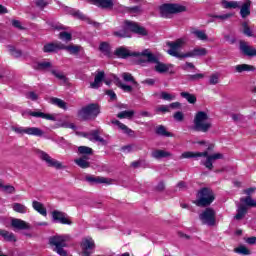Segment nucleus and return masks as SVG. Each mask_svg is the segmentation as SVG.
Masks as SVG:
<instances>
[{"label": "nucleus", "mask_w": 256, "mask_h": 256, "mask_svg": "<svg viewBox=\"0 0 256 256\" xmlns=\"http://www.w3.org/2000/svg\"><path fill=\"white\" fill-rule=\"evenodd\" d=\"M213 127V123L206 112L199 111L194 117V131H200L201 133H207Z\"/></svg>", "instance_id": "3"}, {"label": "nucleus", "mask_w": 256, "mask_h": 256, "mask_svg": "<svg viewBox=\"0 0 256 256\" xmlns=\"http://www.w3.org/2000/svg\"><path fill=\"white\" fill-rule=\"evenodd\" d=\"M105 79V72H98L94 78V82L90 83L91 89H99Z\"/></svg>", "instance_id": "27"}, {"label": "nucleus", "mask_w": 256, "mask_h": 256, "mask_svg": "<svg viewBox=\"0 0 256 256\" xmlns=\"http://www.w3.org/2000/svg\"><path fill=\"white\" fill-rule=\"evenodd\" d=\"M208 51L207 48L203 47H195L194 49L190 50L189 52H186L184 57L187 58H195V57H205L207 55Z\"/></svg>", "instance_id": "21"}, {"label": "nucleus", "mask_w": 256, "mask_h": 256, "mask_svg": "<svg viewBox=\"0 0 256 256\" xmlns=\"http://www.w3.org/2000/svg\"><path fill=\"white\" fill-rule=\"evenodd\" d=\"M36 155L37 157H39L41 159V161H45L47 167H52L53 169H65V166L63 165L62 162H60L57 159H54L53 157H51L49 154H47V152L43 151V150H36Z\"/></svg>", "instance_id": "9"}, {"label": "nucleus", "mask_w": 256, "mask_h": 256, "mask_svg": "<svg viewBox=\"0 0 256 256\" xmlns=\"http://www.w3.org/2000/svg\"><path fill=\"white\" fill-rule=\"evenodd\" d=\"M69 239V236L61 235V236H53L50 237L49 243L53 247H55L54 251L58 253L60 256H66L67 251L63 249V247H67V240Z\"/></svg>", "instance_id": "8"}, {"label": "nucleus", "mask_w": 256, "mask_h": 256, "mask_svg": "<svg viewBox=\"0 0 256 256\" xmlns=\"http://www.w3.org/2000/svg\"><path fill=\"white\" fill-rule=\"evenodd\" d=\"M215 215L216 213L213 208H206L205 211L200 214L199 218L204 225L213 227V225H215Z\"/></svg>", "instance_id": "14"}, {"label": "nucleus", "mask_w": 256, "mask_h": 256, "mask_svg": "<svg viewBox=\"0 0 256 256\" xmlns=\"http://www.w3.org/2000/svg\"><path fill=\"white\" fill-rule=\"evenodd\" d=\"M50 103L52 105H56V107H59V109H64V111H67V103L60 98L52 97L50 99Z\"/></svg>", "instance_id": "41"}, {"label": "nucleus", "mask_w": 256, "mask_h": 256, "mask_svg": "<svg viewBox=\"0 0 256 256\" xmlns=\"http://www.w3.org/2000/svg\"><path fill=\"white\" fill-rule=\"evenodd\" d=\"M85 181H87V183H90V185H101V184H105V185H111V183H113L112 179L109 178H105L102 176H92V175H87L85 177Z\"/></svg>", "instance_id": "16"}, {"label": "nucleus", "mask_w": 256, "mask_h": 256, "mask_svg": "<svg viewBox=\"0 0 256 256\" xmlns=\"http://www.w3.org/2000/svg\"><path fill=\"white\" fill-rule=\"evenodd\" d=\"M213 201H215V194L213 193V190L209 188H202L197 194L195 205H197V207H209Z\"/></svg>", "instance_id": "6"}, {"label": "nucleus", "mask_w": 256, "mask_h": 256, "mask_svg": "<svg viewBox=\"0 0 256 256\" xmlns=\"http://www.w3.org/2000/svg\"><path fill=\"white\" fill-rule=\"evenodd\" d=\"M251 0H245L243 3L241 2L240 5V16L242 19H246L251 15Z\"/></svg>", "instance_id": "23"}, {"label": "nucleus", "mask_w": 256, "mask_h": 256, "mask_svg": "<svg viewBox=\"0 0 256 256\" xmlns=\"http://www.w3.org/2000/svg\"><path fill=\"white\" fill-rule=\"evenodd\" d=\"M67 11L70 15L75 17L76 19H80L81 21H86L89 25H97L93 20H91L89 17H87L85 14H83L81 11L73 9V8H67Z\"/></svg>", "instance_id": "19"}, {"label": "nucleus", "mask_w": 256, "mask_h": 256, "mask_svg": "<svg viewBox=\"0 0 256 256\" xmlns=\"http://www.w3.org/2000/svg\"><path fill=\"white\" fill-rule=\"evenodd\" d=\"M8 51L12 57H15L16 59H19L21 55H23V52L21 50L16 49L14 46H8Z\"/></svg>", "instance_id": "47"}, {"label": "nucleus", "mask_w": 256, "mask_h": 256, "mask_svg": "<svg viewBox=\"0 0 256 256\" xmlns=\"http://www.w3.org/2000/svg\"><path fill=\"white\" fill-rule=\"evenodd\" d=\"M50 72L52 75H54V77H56V79H59L60 81H67V77H65V74H63L62 72H59L57 69H50Z\"/></svg>", "instance_id": "48"}, {"label": "nucleus", "mask_w": 256, "mask_h": 256, "mask_svg": "<svg viewBox=\"0 0 256 256\" xmlns=\"http://www.w3.org/2000/svg\"><path fill=\"white\" fill-rule=\"evenodd\" d=\"M246 243H248V245H255L256 244V237H249L246 239Z\"/></svg>", "instance_id": "64"}, {"label": "nucleus", "mask_w": 256, "mask_h": 256, "mask_svg": "<svg viewBox=\"0 0 256 256\" xmlns=\"http://www.w3.org/2000/svg\"><path fill=\"white\" fill-rule=\"evenodd\" d=\"M219 83V75L214 74L210 77V85H217Z\"/></svg>", "instance_id": "60"}, {"label": "nucleus", "mask_w": 256, "mask_h": 256, "mask_svg": "<svg viewBox=\"0 0 256 256\" xmlns=\"http://www.w3.org/2000/svg\"><path fill=\"white\" fill-rule=\"evenodd\" d=\"M0 235L1 237H3V239L10 243L17 241V238H15V234H13V232H9L7 230H0Z\"/></svg>", "instance_id": "40"}, {"label": "nucleus", "mask_w": 256, "mask_h": 256, "mask_svg": "<svg viewBox=\"0 0 256 256\" xmlns=\"http://www.w3.org/2000/svg\"><path fill=\"white\" fill-rule=\"evenodd\" d=\"M185 11H187V8L180 4H163L160 6V15L164 19H169L175 13H183Z\"/></svg>", "instance_id": "7"}, {"label": "nucleus", "mask_w": 256, "mask_h": 256, "mask_svg": "<svg viewBox=\"0 0 256 256\" xmlns=\"http://www.w3.org/2000/svg\"><path fill=\"white\" fill-rule=\"evenodd\" d=\"M197 157H206L205 161H202L201 164L209 169V171H213V162L217 161L218 159H223V154L215 153L209 155L208 151L204 152H184L181 155V159H197Z\"/></svg>", "instance_id": "1"}, {"label": "nucleus", "mask_w": 256, "mask_h": 256, "mask_svg": "<svg viewBox=\"0 0 256 256\" xmlns=\"http://www.w3.org/2000/svg\"><path fill=\"white\" fill-rule=\"evenodd\" d=\"M169 50L167 51L168 55L171 57H176V59H185V53H180L179 49L185 45V40L177 39L174 42H167Z\"/></svg>", "instance_id": "10"}, {"label": "nucleus", "mask_w": 256, "mask_h": 256, "mask_svg": "<svg viewBox=\"0 0 256 256\" xmlns=\"http://www.w3.org/2000/svg\"><path fill=\"white\" fill-rule=\"evenodd\" d=\"M32 207L34 211H37V213L43 215V217H47V208H45V205H43V203L34 200L32 202Z\"/></svg>", "instance_id": "29"}, {"label": "nucleus", "mask_w": 256, "mask_h": 256, "mask_svg": "<svg viewBox=\"0 0 256 256\" xmlns=\"http://www.w3.org/2000/svg\"><path fill=\"white\" fill-rule=\"evenodd\" d=\"M234 69L236 73H245V71L249 72L256 70L255 66L249 64H238L234 67Z\"/></svg>", "instance_id": "34"}, {"label": "nucleus", "mask_w": 256, "mask_h": 256, "mask_svg": "<svg viewBox=\"0 0 256 256\" xmlns=\"http://www.w3.org/2000/svg\"><path fill=\"white\" fill-rule=\"evenodd\" d=\"M35 5L40 7V9H43L44 7H47V2H45V0H35Z\"/></svg>", "instance_id": "62"}, {"label": "nucleus", "mask_w": 256, "mask_h": 256, "mask_svg": "<svg viewBox=\"0 0 256 256\" xmlns=\"http://www.w3.org/2000/svg\"><path fill=\"white\" fill-rule=\"evenodd\" d=\"M239 49L243 55H246V57H256L255 47L249 45V43L245 41H240Z\"/></svg>", "instance_id": "20"}, {"label": "nucleus", "mask_w": 256, "mask_h": 256, "mask_svg": "<svg viewBox=\"0 0 256 256\" xmlns=\"http://www.w3.org/2000/svg\"><path fill=\"white\" fill-rule=\"evenodd\" d=\"M133 115H135V111L133 110H125L117 114L118 119H132Z\"/></svg>", "instance_id": "46"}, {"label": "nucleus", "mask_w": 256, "mask_h": 256, "mask_svg": "<svg viewBox=\"0 0 256 256\" xmlns=\"http://www.w3.org/2000/svg\"><path fill=\"white\" fill-rule=\"evenodd\" d=\"M180 95L181 97H183V99H186V101H188V103H191L192 105H195V103H197V97L195 96V94H191L189 92H181Z\"/></svg>", "instance_id": "42"}, {"label": "nucleus", "mask_w": 256, "mask_h": 256, "mask_svg": "<svg viewBox=\"0 0 256 256\" xmlns=\"http://www.w3.org/2000/svg\"><path fill=\"white\" fill-rule=\"evenodd\" d=\"M61 50H63V43L61 42L48 43L43 47L44 53H55Z\"/></svg>", "instance_id": "24"}, {"label": "nucleus", "mask_w": 256, "mask_h": 256, "mask_svg": "<svg viewBox=\"0 0 256 256\" xmlns=\"http://www.w3.org/2000/svg\"><path fill=\"white\" fill-rule=\"evenodd\" d=\"M78 153L82 157H89V155H93V149L87 146H80L78 147Z\"/></svg>", "instance_id": "44"}, {"label": "nucleus", "mask_w": 256, "mask_h": 256, "mask_svg": "<svg viewBox=\"0 0 256 256\" xmlns=\"http://www.w3.org/2000/svg\"><path fill=\"white\" fill-rule=\"evenodd\" d=\"M173 118L175 119V121H177L178 123H181L184 121L185 119V114H183V112L178 111L176 113H174Z\"/></svg>", "instance_id": "55"}, {"label": "nucleus", "mask_w": 256, "mask_h": 256, "mask_svg": "<svg viewBox=\"0 0 256 256\" xmlns=\"http://www.w3.org/2000/svg\"><path fill=\"white\" fill-rule=\"evenodd\" d=\"M83 137L92 141V143H101L102 145H107V141L103 137L99 136V130H92L88 133H84Z\"/></svg>", "instance_id": "18"}, {"label": "nucleus", "mask_w": 256, "mask_h": 256, "mask_svg": "<svg viewBox=\"0 0 256 256\" xmlns=\"http://www.w3.org/2000/svg\"><path fill=\"white\" fill-rule=\"evenodd\" d=\"M63 49L65 51H68V53H70L71 55H77V53H79V51H81V46H78V45L65 46L63 44Z\"/></svg>", "instance_id": "45"}, {"label": "nucleus", "mask_w": 256, "mask_h": 256, "mask_svg": "<svg viewBox=\"0 0 256 256\" xmlns=\"http://www.w3.org/2000/svg\"><path fill=\"white\" fill-rule=\"evenodd\" d=\"M32 68L35 69V71H51L53 64L45 60L36 61L32 63Z\"/></svg>", "instance_id": "22"}, {"label": "nucleus", "mask_w": 256, "mask_h": 256, "mask_svg": "<svg viewBox=\"0 0 256 256\" xmlns=\"http://www.w3.org/2000/svg\"><path fill=\"white\" fill-rule=\"evenodd\" d=\"M74 163H76V165H78V167L81 169H89V167H91L88 156H82L78 159H75Z\"/></svg>", "instance_id": "31"}, {"label": "nucleus", "mask_w": 256, "mask_h": 256, "mask_svg": "<svg viewBox=\"0 0 256 256\" xmlns=\"http://www.w3.org/2000/svg\"><path fill=\"white\" fill-rule=\"evenodd\" d=\"M99 51L103 53L106 57H113V53H111V46L107 42H101L99 46Z\"/></svg>", "instance_id": "35"}, {"label": "nucleus", "mask_w": 256, "mask_h": 256, "mask_svg": "<svg viewBox=\"0 0 256 256\" xmlns=\"http://www.w3.org/2000/svg\"><path fill=\"white\" fill-rule=\"evenodd\" d=\"M191 33L199 41H209V36H207V33L205 32V30L192 29Z\"/></svg>", "instance_id": "32"}, {"label": "nucleus", "mask_w": 256, "mask_h": 256, "mask_svg": "<svg viewBox=\"0 0 256 256\" xmlns=\"http://www.w3.org/2000/svg\"><path fill=\"white\" fill-rule=\"evenodd\" d=\"M223 9H239L241 8V1L221 0Z\"/></svg>", "instance_id": "30"}, {"label": "nucleus", "mask_w": 256, "mask_h": 256, "mask_svg": "<svg viewBox=\"0 0 256 256\" xmlns=\"http://www.w3.org/2000/svg\"><path fill=\"white\" fill-rule=\"evenodd\" d=\"M118 87L122 89V91H124L125 93H131L133 91V87L124 83L120 84V86Z\"/></svg>", "instance_id": "56"}, {"label": "nucleus", "mask_w": 256, "mask_h": 256, "mask_svg": "<svg viewBox=\"0 0 256 256\" xmlns=\"http://www.w3.org/2000/svg\"><path fill=\"white\" fill-rule=\"evenodd\" d=\"M157 113H169V106L168 105H161L156 108Z\"/></svg>", "instance_id": "58"}, {"label": "nucleus", "mask_w": 256, "mask_h": 256, "mask_svg": "<svg viewBox=\"0 0 256 256\" xmlns=\"http://www.w3.org/2000/svg\"><path fill=\"white\" fill-rule=\"evenodd\" d=\"M240 205H244V207H256V201L251 198V196L241 197Z\"/></svg>", "instance_id": "37"}, {"label": "nucleus", "mask_w": 256, "mask_h": 256, "mask_svg": "<svg viewBox=\"0 0 256 256\" xmlns=\"http://www.w3.org/2000/svg\"><path fill=\"white\" fill-rule=\"evenodd\" d=\"M99 113H101L99 104L92 103L82 107L78 111V117L82 119V121H90V119H95Z\"/></svg>", "instance_id": "5"}, {"label": "nucleus", "mask_w": 256, "mask_h": 256, "mask_svg": "<svg viewBox=\"0 0 256 256\" xmlns=\"http://www.w3.org/2000/svg\"><path fill=\"white\" fill-rule=\"evenodd\" d=\"M112 124L117 125V127H119V129H121V131H123V133H125L126 135H129V137H135V131H133L132 129L127 127V125L121 123V121L112 120Z\"/></svg>", "instance_id": "28"}, {"label": "nucleus", "mask_w": 256, "mask_h": 256, "mask_svg": "<svg viewBox=\"0 0 256 256\" xmlns=\"http://www.w3.org/2000/svg\"><path fill=\"white\" fill-rule=\"evenodd\" d=\"M213 19H219L220 21H227V19H231L233 17L232 13L222 14V15H213Z\"/></svg>", "instance_id": "52"}, {"label": "nucleus", "mask_w": 256, "mask_h": 256, "mask_svg": "<svg viewBox=\"0 0 256 256\" xmlns=\"http://www.w3.org/2000/svg\"><path fill=\"white\" fill-rule=\"evenodd\" d=\"M245 215H247V206L238 204L237 213L234 216V219H236V221H241Z\"/></svg>", "instance_id": "36"}, {"label": "nucleus", "mask_w": 256, "mask_h": 256, "mask_svg": "<svg viewBox=\"0 0 256 256\" xmlns=\"http://www.w3.org/2000/svg\"><path fill=\"white\" fill-rule=\"evenodd\" d=\"M26 99H30L31 101H37L39 99V95L35 92H28L26 93Z\"/></svg>", "instance_id": "57"}, {"label": "nucleus", "mask_w": 256, "mask_h": 256, "mask_svg": "<svg viewBox=\"0 0 256 256\" xmlns=\"http://www.w3.org/2000/svg\"><path fill=\"white\" fill-rule=\"evenodd\" d=\"M143 52H131L127 47L120 46L116 48L113 55L118 59H127V57H143Z\"/></svg>", "instance_id": "13"}, {"label": "nucleus", "mask_w": 256, "mask_h": 256, "mask_svg": "<svg viewBox=\"0 0 256 256\" xmlns=\"http://www.w3.org/2000/svg\"><path fill=\"white\" fill-rule=\"evenodd\" d=\"M121 77L123 79V81H125L126 83H131L132 85H134L135 87H139V83H137L135 81V77H133V75L129 72H123L121 74Z\"/></svg>", "instance_id": "39"}, {"label": "nucleus", "mask_w": 256, "mask_h": 256, "mask_svg": "<svg viewBox=\"0 0 256 256\" xmlns=\"http://www.w3.org/2000/svg\"><path fill=\"white\" fill-rule=\"evenodd\" d=\"M106 95H109L112 101H115V99H117V94H115L113 90H107Z\"/></svg>", "instance_id": "63"}, {"label": "nucleus", "mask_w": 256, "mask_h": 256, "mask_svg": "<svg viewBox=\"0 0 256 256\" xmlns=\"http://www.w3.org/2000/svg\"><path fill=\"white\" fill-rule=\"evenodd\" d=\"M92 5L100 7L101 9H113V0H89Z\"/></svg>", "instance_id": "26"}, {"label": "nucleus", "mask_w": 256, "mask_h": 256, "mask_svg": "<svg viewBox=\"0 0 256 256\" xmlns=\"http://www.w3.org/2000/svg\"><path fill=\"white\" fill-rule=\"evenodd\" d=\"M11 227L17 231H29V229H31V224L27 223L25 220L13 218L11 220Z\"/></svg>", "instance_id": "17"}, {"label": "nucleus", "mask_w": 256, "mask_h": 256, "mask_svg": "<svg viewBox=\"0 0 256 256\" xmlns=\"http://www.w3.org/2000/svg\"><path fill=\"white\" fill-rule=\"evenodd\" d=\"M52 221L54 223H61V225H72L73 222L69 220V216L67 213L59 211V210H54L52 211Z\"/></svg>", "instance_id": "15"}, {"label": "nucleus", "mask_w": 256, "mask_h": 256, "mask_svg": "<svg viewBox=\"0 0 256 256\" xmlns=\"http://www.w3.org/2000/svg\"><path fill=\"white\" fill-rule=\"evenodd\" d=\"M141 63H154L155 71L157 73H167L171 65L165 64L159 61V56L151 53L149 49L142 51V58L140 59Z\"/></svg>", "instance_id": "2"}, {"label": "nucleus", "mask_w": 256, "mask_h": 256, "mask_svg": "<svg viewBox=\"0 0 256 256\" xmlns=\"http://www.w3.org/2000/svg\"><path fill=\"white\" fill-rule=\"evenodd\" d=\"M171 152H167L165 150H154L151 153V157H153V159H167V157H171Z\"/></svg>", "instance_id": "33"}, {"label": "nucleus", "mask_w": 256, "mask_h": 256, "mask_svg": "<svg viewBox=\"0 0 256 256\" xmlns=\"http://www.w3.org/2000/svg\"><path fill=\"white\" fill-rule=\"evenodd\" d=\"M11 208L13 209V211H15V213H21L22 215H25V213H27V211H29V209L27 208V206H25V204H21V203H13L11 205Z\"/></svg>", "instance_id": "38"}, {"label": "nucleus", "mask_w": 256, "mask_h": 256, "mask_svg": "<svg viewBox=\"0 0 256 256\" xmlns=\"http://www.w3.org/2000/svg\"><path fill=\"white\" fill-rule=\"evenodd\" d=\"M0 189L3 193H7L8 195H13V193H15L13 185H2V188Z\"/></svg>", "instance_id": "50"}, {"label": "nucleus", "mask_w": 256, "mask_h": 256, "mask_svg": "<svg viewBox=\"0 0 256 256\" xmlns=\"http://www.w3.org/2000/svg\"><path fill=\"white\" fill-rule=\"evenodd\" d=\"M27 115H30L31 117H36L37 119H46L47 121H55V116L51 114H45L41 111H31L28 110Z\"/></svg>", "instance_id": "25"}, {"label": "nucleus", "mask_w": 256, "mask_h": 256, "mask_svg": "<svg viewBox=\"0 0 256 256\" xmlns=\"http://www.w3.org/2000/svg\"><path fill=\"white\" fill-rule=\"evenodd\" d=\"M12 131L18 135H32L34 137H43L45 132L39 127H13Z\"/></svg>", "instance_id": "11"}, {"label": "nucleus", "mask_w": 256, "mask_h": 256, "mask_svg": "<svg viewBox=\"0 0 256 256\" xmlns=\"http://www.w3.org/2000/svg\"><path fill=\"white\" fill-rule=\"evenodd\" d=\"M156 135H160L161 137H173V134L168 132L167 128H165L163 125H159L156 128Z\"/></svg>", "instance_id": "43"}, {"label": "nucleus", "mask_w": 256, "mask_h": 256, "mask_svg": "<svg viewBox=\"0 0 256 256\" xmlns=\"http://www.w3.org/2000/svg\"><path fill=\"white\" fill-rule=\"evenodd\" d=\"M242 27H243V33L244 35H246V37H253V31L251 30V28H249L247 23L244 22L242 24Z\"/></svg>", "instance_id": "53"}, {"label": "nucleus", "mask_w": 256, "mask_h": 256, "mask_svg": "<svg viewBox=\"0 0 256 256\" xmlns=\"http://www.w3.org/2000/svg\"><path fill=\"white\" fill-rule=\"evenodd\" d=\"M72 38L73 36L69 32H60L59 34V39L62 41H71Z\"/></svg>", "instance_id": "54"}, {"label": "nucleus", "mask_w": 256, "mask_h": 256, "mask_svg": "<svg viewBox=\"0 0 256 256\" xmlns=\"http://www.w3.org/2000/svg\"><path fill=\"white\" fill-rule=\"evenodd\" d=\"M160 99H163L164 101H173L175 99V95L167 92H161Z\"/></svg>", "instance_id": "51"}, {"label": "nucleus", "mask_w": 256, "mask_h": 256, "mask_svg": "<svg viewBox=\"0 0 256 256\" xmlns=\"http://www.w3.org/2000/svg\"><path fill=\"white\" fill-rule=\"evenodd\" d=\"M81 255L91 256L95 251V241L91 237H86L82 239L80 243Z\"/></svg>", "instance_id": "12"}, {"label": "nucleus", "mask_w": 256, "mask_h": 256, "mask_svg": "<svg viewBox=\"0 0 256 256\" xmlns=\"http://www.w3.org/2000/svg\"><path fill=\"white\" fill-rule=\"evenodd\" d=\"M129 31H132V33H136L137 35H147V30L141 26H138L137 23L131 22V21H126L125 22V28L120 31H115L114 35L116 37H131L129 34Z\"/></svg>", "instance_id": "4"}, {"label": "nucleus", "mask_w": 256, "mask_h": 256, "mask_svg": "<svg viewBox=\"0 0 256 256\" xmlns=\"http://www.w3.org/2000/svg\"><path fill=\"white\" fill-rule=\"evenodd\" d=\"M234 251L239 255H251V251L245 246H239L238 248H235Z\"/></svg>", "instance_id": "49"}, {"label": "nucleus", "mask_w": 256, "mask_h": 256, "mask_svg": "<svg viewBox=\"0 0 256 256\" xmlns=\"http://www.w3.org/2000/svg\"><path fill=\"white\" fill-rule=\"evenodd\" d=\"M184 191V189H187V184L183 181H180L177 185H176V191Z\"/></svg>", "instance_id": "61"}, {"label": "nucleus", "mask_w": 256, "mask_h": 256, "mask_svg": "<svg viewBox=\"0 0 256 256\" xmlns=\"http://www.w3.org/2000/svg\"><path fill=\"white\" fill-rule=\"evenodd\" d=\"M203 77V74L188 75L189 81H199V79H203Z\"/></svg>", "instance_id": "59"}]
</instances>
